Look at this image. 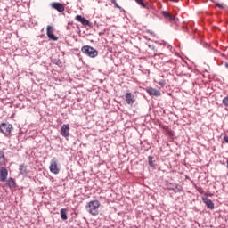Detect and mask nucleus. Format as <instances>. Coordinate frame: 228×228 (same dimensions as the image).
<instances>
[{
    "label": "nucleus",
    "mask_w": 228,
    "mask_h": 228,
    "mask_svg": "<svg viewBox=\"0 0 228 228\" xmlns=\"http://www.w3.org/2000/svg\"><path fill=\"white\" fill-rule=\"evenodd\" d=\"M99 208H101V202L97 200L89 201L86 206L87 213L93 216L99 215Z\"/></svg>",
    "instance_id": "f257e3e1"
},
{
    "label": "nucleus",
    "mask_w": 228,
    "mask_h": 228,
    "mask_svg": "<svg viewBox=\"0 0 228 228\" xmlns=\"http://www.w3.org/2000/svg\"><path fill=\"white\" fill-rule=\"evenodd\" d=\"M81 51L86 56H89V58H96V56L99 55V52L95 50V48L90 46V45H85L81 48Z\"/></svg>",
    "instance_id": "f03ea898"
},
{
    "label": "nucleus",
    "mask_w": 228,
    "mask_h": 228,
    "mask_svg": "<svg viewBox=\"0 0 228 228\" xmlns=\"http://www.w3.org/2000/svg\"><path fill=\"white\" fill-rule=\"evenodd\" d=\"M12 131H13V125L10 123L0 124V133L4 134V136H10Z\"/></svg>",
    "instance_id": "7ed1b4c3"
},
{
    "label": "nucleus",
    "mask_w": 228,
    "mask_h": 228,
    "mask_svg": "<svg viewBox=\"0 0 228 228\" xmlns=\"http://www.w3.org/2000/svg\"><path fill=\"white\" fill-rule=\"evenodd\" d=\"M49 169L50 172H52V174H54L55 175L60 174V168L58 167V159H56V158H53L51 160Z\"/></svg>",
    "instance_id": "20e7f679"
},
{
    "label": "nucleus",
    "mask_w": 228,
    "mask_h": 228,
    "mask_svg": "<svg viewBox=\"0 0 228 228\" xmlns=\"http://www.w3.org/2000/svg\"><path fill=\"white\" fill-rule=\"evenodd\" d=\"M6 179H8V169L4 167L0 166V181L1 183H6Z\"/></svg>",
    "instance_id": "39448f33"
},
{
    "label": "nucleus",
    "mask_w": 228,
    "mask_h": 228,
    "mask_svg": "<svg viewBox=\"0 0 228 228\" xmlns=\"http://www.w3.org/2000/svg\"><path fill=\"white\" fill-rule=\"evenodd\" d=\"M126 104L133 106L134 102H136V97L132 93H126L125 95Z\"/></svg>",
    "instance_id": "423d86ee"
},
{
    "label": "nucleus",
    "mask_w": 228,
    "mask_h": 228,
    "mask_svg": "<svg viewBox=\"0 0 228 228\" xmlns=\"http://www.w3.org/2000/svg\"><path fill=\"white\" fill-rule=\"evenodd\" d=\"M53 29L51 27V25L47 26L46 35L50 40H53V42H56L58 40V37L54 36Z\"/></svg>",
    "instance_id": "0eeeda50"
},
{
    "label": "nucleus",
    "mask_w": 228,
    "mask_h": 228,
    "mask_svg": "<svg viewBox=\"0 0 228 228\" xmlns=\"http://www.w3.org/2000/svg\"><path fill=\"white\" fill-rule=\"evenodd\" d=\"M51 6L53 8V10H57V12H60V13L65 12V6L58 2L52 3Z\"/></svg>",
    "instance_id": "6e6552de"
},
{
    "label": "nucleus",
    "mask_w": 228,
    "mask_h": 228,
    "mask_svg": "<svg viewBox=\"0 0 228 228\" xmlns=\"http://www.w3.org/2000/svg\"><path fill=\"white\" fill-rule=\"evenodd\" d=\"M146 92L149 95H154V97H159L161 95V92L159 90L152 87H147Z\"/></svg>",
    "instance_id": "1a4fd4ad"
},
{
    "label": "nucleus",
    "mask_w": 228,
    "mask_h": 228,
    "mask_svg": "<svg viewBox=\"0 0 228 228\" xmlns=\"http://www.w3.org/2000/svg\"><path fill=\"white\" fill-rule=\"evenodd\" d=\"M69 124H64L62 126H61V136H63L64 138H69Z\"/></svg>",
    "instance_id": "9d476101"
},
{
    "label": "nucleus",
    "mask_w": 228,
    "mask_h": 228,
    "mask_svg": "<svg viewBox=\"0 0 228 228\" xmlns=\"http://www.w3.org/2000/svg\"><path fill=\"white\" fill-rule=\"evenodd\" d=\"M202 200L209 209H215V204L208 197L202 198Z\"/></svg>",
    "instance_id": "9b49d317"
},
{
    "label": "nucleus",
    "mask_w": 228,
    "mask_h": 228,
    "mask_svg": "<svg viewBox=\"0 0 228 228\" xmlns=\"http://www.w3.org/2000/svg\"><path fill=\"white\" fill-rule=\"evenodd\" d=\"M75 19L77 22H81L83 26H90V21L86 18H83L81 15H77Z\"/></svg>",
    "instance_id": "f8f14e48"
},
{
    "label": "nucleus",
    "mask_w": 228,
    "mask_h": 228,
    "mask_svg": "<svg viewBox=\"0 0 228 228\" xmlns=\"http://www.w3.org/2000/svg\"><path fill=\"white\" fill-rule=\"evenodd\" d=\"M6 165V157H4V151H0V167Z\"/></svg>",
    "instance_id": "ddd939ff"
},
{
    "label": "nucleus",
    "mask_w": 228,
    "mask_h": 228,
    "mask_svg": "<svg viewBox=\"0 0 228 228\" xmlns=\"http://www.w3.org/2000/svg\"><path fill=\"white\" fill-rule=\"evenodd\" d=\"M162 15L163 17H165V19H167V20H174V16H172V14H170V12H167V11H163L162 12Z\"/></svg>",
    "instance_id": "4468645a"
},
{
    "label": "nucleus",
    "mask_w": 228,
    "mask_h": 228,
    "mask_svg": "<svg viewBox=\"0 0 228 228\" xmlns=\"http://www.w3.org/2000/svg\"><path fill=\"white\" fill-rule=\"evenodd\" d=\"M60 215H61V220H67L68 219V217H67V208H61V212H60Z\"/></svg>",
    "instance_id": "2eb2a0df"
},
{
    "label": "nucleus",
    "mask_w": 228,
    "mask_h": 228,
    "mask_svg": "<svg viewBox=\"0 0 228 228\" xmlns=\"http://www.w3.org/2000/svg\"><path fill=\"white\" fill-rule=\"evenodd\" d=\"M7 186H9L10 188H13V186H15V181L13 180V178H9L8 180H5Z\"/></svg>",
    "instance_id": "dca6fc26"
},
{
    "label": "nucleus",
    "mask_w": 228,
    "mask_h": 228,
    "mask_svg": "<svg viewBox=\"0 0 228 228\" xmlns=\"http://www.w3.org/2000/svg\"><path fill=\"white\" fill-rule=\"evenodd\" d=\"M139 6H142V8H147V4H145L144 0H134Z\"/></svg>",
    "instance_id": "f3484780"
},
{
    "label": "nucleus",
    "mask_w": 228,
    "mask_h": 228,
    "mask_svg": "<svg viewBox=\"0 0 228 228\" xmlns=\"http://www.w3.org/2000/svg\"><path fill=\"white\" fill-rule=\"evenodd\" d=\"M20 172L22 175H25V174H28V171H26V166L20 165Z\"/></svg>",
    "instance_id": "a211bd4d"
},
{
    "label": "nucleus",
    "mask_w": 228,
    "mask_h": 228,
    "mask_svg": "<svg viewBox=\"0 0 228 228\" xmlns=\"http://www.w3.org/2000/svg\"><path fill=\"white\" fill-rule=\"evenodd\" d=\"M148 163L150 167H154V162H152V157L151 156L148 157Z\"/></svg>",
    "instance_id": "6ab92c4d"
},
{
    "label": "nucleus",
    "mask_w": 228,
    "mask_h": 228,
    "mask_svg": "<svg viewBox=\"0 0 228 228\" xmlns=\"http://www.w3.org/2000/svg\"><path fill=\"white\" fill-rule=\"evenodd\" d=\"M223 104H224V106H226V107L228 106V96H226L223 99Z\"/></svg>",
    "instance_id": "aec40b11"
},
{
    "label": "nucleus",
    "mask_w": 228,
    "mask_h": 228,
    "mask_svg": "<svg viewBox=\"0 0 228 228\" xmlns=\"http://www.w3.org/2000/svg\"><path fill=\"white\" fill-rule=\"evenodd\" d=\"M111 3L115 5L116 8H118L119 10L122 8L118 4H117V0H111Z\"/></svg>",
    "instance_id": "412c9836"
},
{
    "label": "nucleus",
    "mask_w": 228,
    "mask_h": 228,
    "mask_svg": "<svg viewBox=\"0 0 228 228\" xmlns=\"http://www.w3.org/2000/svg\"><path fill=\"white\" fill-rule=\"evenodd\" d=\"M54 63H55V65H58L59 67H61V61H60V60H55L54 61Z\"/></svg>",
    "instance_id": "4be33fe9"
},
{
    "label": "nucleus",
    "mask_w": 228,
    "mask_h": 228,
    "mask_svg": "<svg viewBox=\"0 0 228 228\" xmlns=\"http://www.w3.org/2000/svg\"><path fill=\"white\" fill-rule=\"evenodd\" d=\"M159 85L160 86H165V81H160V82H159Z\"/></svg>",
    "instance_id": "5701e85b"
},
{
    "label": "nucleus",
    "mask_w": 228,
    "mask_h": 228,
    "mask_svg": "<svg viewBox=\"0 0 228 228\" xmlns=\"http://www.w3.org/2000/svg\"><path fill=\"white\" fill-rule=\"evenodd\" d=\"M176 188H177L178 191H183V187L177 185Z\"/></svg>",
    "instance_id": "b1692460"
},
{
    "label": "nucleus",
    "mask_w": 228,
    "mask_h": 228,
    "mask_svg": "<svg viewBox=\"0 0 228 228\" xmlns=\"http://www.w3.org/2000/svg\"><path fill=\"white\" fill-rule=\"evenodd\" d=\"M224 142H225L226 143H228V136H224Z\"/></svg>",
    "instance_id": "393cba45"
},
{
    "label": "nucleus",
    "mask_w": 228,
    "mask_h": 228,
    "mask_svg": "<svg viewBox=\"0 0 228 228\" xmlns=\"http://www.w3.org/2000/svg\"><path fill=\"white\" fill-rule=\"evenodd\" d=\"M172 1L173 3H179V0H170Z\"/></svg>",
    "instance_id": "a878e982"
},
{
    "label": "nucleus",
    "mask_w": 228,
    "mask_h": 228,
    "mask_svg": "<svg viewBox=\"0 0 228 228\" xmlns=\"http://www.w3.org/2000/svg\"><path fill=\"white\" fill-rule=\"evenodd\" d=\"M227 167H228V160H227Z\"/></svg>",
    "instance_id": "bb28decb"
}]
</instances>
